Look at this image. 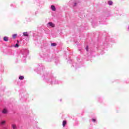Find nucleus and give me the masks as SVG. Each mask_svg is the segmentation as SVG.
<instances>
[{
	"label": "nucleus",
	"mask_w": 129,
	"mask_h": 129,
	"mask_svg": "<svg viewBox=\"0 0 129 129\" xmlns=\"http://www.w3.org/2000/svg\"><path fill=\"white\" fill-rule=\"evenodd\" d=\"M6 120H2L0 122V124L2 125H6Z\"/></svg>",
	"instance_id": "nucleus-1"
},
{
	"label": "nucleus",
	"mask_w": 129,
	"mask_h": 129,
	"mask_svg": "<svg viewBox=\"0 0 129 129\" xmlns=\"http://www.w3.org/2000/svg\"><path fill=\"white\" fill-rule=\"evenodd\" d=\"M48 25H49L50 27H52V28H54V27H55V24H53L52 22L48 23Z\"/></svg>",
	"instance_id": "nucleus-2"
},
{
	"label": "nucleus",
	"mask_w": 129,
	"mask_h": 129,
	"mask_svg": "<svg viewBox=\"0 0 129 129\" xmlns=\"http://www.w3.org/2000/svg\"><path fill=\"white\" fill-rule=\"evenodd\" d=\"M13 129H17V126L16 124H12V125Z\"/></svg>",
	"instance_id": "nucleus-3"
},
{
	"label": "nucleus",
	"mask_w": 129,
	"mask_h": 129,
	"mask_svg": "<svg viewBox=\"0 0 129 129\" xmlns=\"http://www.w3.org/2000/svg\"><path fill=\"white\" fill-rule=\"evenodd\" d=\"M51 10H52V11H53L54 12H55V11H56V7H55V6L52 5L51 6Z\"/></svg>",
	"instance_id": "nucleus-4"
},
{
	"label": "nucleus",
	"mask_w": 129,
	"mask_h": 129,
	"mask_svg": "<svg viewBox=\"0 0 129 129\" xmlns=\"http://www.w3.org/2000/svg\"><path fill=\"white\" fill-rule=\"evenodd\" d=\"M8 112H9V111H8L7 109H4V110H3V113H8Z\"/></svg>",
	"instance_id": "nucleus-5"
},
{
	"label": "nucleus",
	"mask_w": 129,
	"mask_h": 129,
	"mask_svg": "<svg viewBox=\"0 0 129 129\" xmlns=\"http://www.w3.org/2000/svg\"><path fill=\"white\" fill-rule=\"evenodd\" d=\"M23 36H24L25 37H28L29 36V34H28V32L23 33Z\"/></svg>",
	"instance_id": "nucleus-6"
},
{
	"label": "nucleus",
	"mask_w": 129,
	"mask_h": 129,
	"mask_svg": "<svg viewBox=\"0 0 129 129\" xmlns=\"http://www.w3.org/2000/svg\"><path fill=\"white\" fill-rule=\"evenodd\" d=\"M4 40L5 41V42H8V41H9V38L8 37H4Z\"/></svg>",
	"instance_id": "nucleus-7"
},
{
	"label": "nucleus",
	"mask_w": 129,
	"mask_h": 129,
	"mask_svg": "<svg viewBox=\"0 0 129 129\" xmlns=\"http://www.w3.org/2000/svg\"><path fill=\"white\" fill-rule=\"evenodd\" d=\"M67 124V121L66 120H63V122H62V125L63 127L65 126V125H66Z\"/></svg>",
	"instance_id": "nucleus-8"
},
{
	"label": "nucleus",
	"mask_w": 129,
	"mask_h": 129,
	"mask_svg": "<svg viewBox=\"0 0 129 129\" xmlns=\"http://www.w3.org/2000/svg\"><path fill=\"white\" fill-rule=\"evenodd\" d=\"M51 46H52V47H55V46H57V44H56L55 43H52L51 44Z\"/></svg>",
	"instance_id": "nucleus-9"
},
{
	"label": "nucleus",
	"mask_w": 129,
	"mask_h": 129,
	"mask_svg": "<svg viewBox=\"0 0 129 129\" xmlns=\"http://www.w3.org/2000/svg\"><path fill=\"white\" fill-rule=\"evenodd\" d=\"M108 4L109 6H111L112 5V2L111 1H108Z\"/></svg>",
	"instance_id": "nucleus-10"
},
{
	"label": "nucleus",
	"mask_w": 129,
	"mask_h": 129,
	"mask_svg": "<svg viewBox=\"0 0 129 129\" xmlns=\"http://www.w3.org/2000/svg\"><path fill=\"white\" fill-rule=\"evenodd\" d=\"M13 39H16L17 38V34H15L13 35Z\"/></svg>",
	"instance_id": "nucleus-11"
},
{
	"label": "nucleus",
	"mask_w": 129,
	"mask_h": 129,
	"mask_svg": "<svg viewBox=\"0 0 129 129\" xmlns=\"http://www.w3.org/2000/svg\"><path fill=\"white\" fill-rule=\"evenodd\" d=\"M19 79H20V80H23L24 79V77L23 76H20L19 77Z\"/></svg>",
	"instance_id": "nucleus-12"
},
{
	"label": "nucleus",
	"mask_w": 129,
	"mask_h": 129,
	"mask_svg": "<svg viewBox=\"0 0 129 129\" xmlns=\"http://www.w3.org/2000/svg\"><path fill=\"white\" fill-rule=\"evenodd\" d=\"M15 47H19V44L18 43H17L15 46Z\"/></svg>",
	"instance_id": "nucleus-13"
},
{
	"label": "nucleus",
	"mask_w": 129,
	"mask_h": 129,
	"mask_svg": "<svg viewBox=\"0 0 129 129\" xmlns=\"http://www.w3.org/2000/svg\"><path fill=\"white\" fill-rule=\"evenodd\" d=\"M86 50L87 52H88V46H87L86 48Z\"/></svg>",
	"instance_id": "nucleus-14"
},
{
	"label": "nucleus",
	"mask_w": 129,
	"mask_h": 129,
	"mask_svg": "<svg viewBox=\"0 0 129 129\" xmlns=\"http://www.w3.org/2000/svg\"><path fill=\"white\" fill-rule=\"evenodd\" d=\"M92 121L93 122H95L96 121V119H92Z\"/></svg>",
	"instance_id": "nucleus-15"
}]
</instances>
